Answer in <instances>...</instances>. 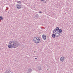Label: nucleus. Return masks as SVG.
Instances as JSON below:
<instances>
[{
  "label": "nucleus",
  "instance_id": "f257e3e1",
  "mask_svg": "<svg viewBox=\"0 0 73 73\" xmlns=\"http://www.w3.org/2000/svg\"><path fill=\"white\" fill-rule=\"evenodd\" d=\"M18 43L17 42H14L13 41H10L8 47L9 48H15L18 46Z\"/></svg>",
  "mask_w": 73,
  "mask_h": 73
},
{
  "label": "nucleus",
  "instance_id": "f03ea898",
  "mask_svg": "<svg viewBox=\"0 0 73 73\" xmlns=\"http://www.w3.org/2000/svg\"><path fill=\"white\" fill-rule=\"evenodd\" d=\"M34 42H35L36 44L37 43H39V42H41V41H40V37H35L33 39Z\"/></svg>",
  "mask_w": 73,
  "mask_h": 73
},
{
  "label": "nucleus",
  "instance_id": "7ed1b4c3",
  "mask_svg": "<svg viewBox=\"0 0 73 73\" xmlns=\"http://www.w3.org/2000/svg\"><path fill=\"white\" fill-rule=\"evenodd\" d=\"M42 38L44 40H46V36L44 35H42Z\"/></svg>",
  "mask_w": 73,
  "mask_h": 73
},
{
  "label": "nucleus",
  "instance_id": "20e7f679",
  "mask_svg": "<svg viewBox=\"0 0 73 73\" xmlns=\"http://www.w3.org/2000/svg\"><path fill=\"white\" fill-rule=\"evenodd\" d=\"M65 60V58L64 57H61L60 58V60L61 61H62V62H63Z\"/></svg>",
  "mask_w": 73,
  "mask_h": 73
},
{
  "label": "nucleus",
  "instance_id": "39448f33",
  "mask_svg": "<svg viewBox=\"0 0 73 73\" xmlns=\"http://www.w3.org/2000/svg\"><path fill=\"white\" fill-rule=\"evenodd\" d=\"M57 33H61L62 32V30L61 29H60L57 32Z\"/></svg>",
  "mask_w": 73,
  "mask_h": 73
},
{
  "label": "nucleus",
  "instance_id": "423d86ee",
  "mask_svg": "<svg viewBox=\"0 0 73 73\" xmlns=\"http://www.w3.org/2000/svg\"><path fill=\"white\" fill-rule=\"evenodd\" d=\"M32 71V69L29 70V71H28L27 72V73H31Z\"/></svg>",
  "mask_w": 73,
  "mask_h": 73
},
{
  "label": "nucleus",
  "instance_id": "0eeeda50",
  "mask_svg": "<svg viewBox=\"0 0 73 73\" xmlns=\"http://www.w3.org/2000/svg\"><path fill=\"white\" fill-rule=\"evenodd\" d=\"M59 29H59V27H56V31L57 32L58 31Z\"/></svg>",
  "mask_w": 73,
  "mask_h": 73
},
{
  "label": "nucleus",
  "instance_id": "6e6552de",
  "mask_svg": "<svg viewBox=\"0 0 73 73\" xmlns=\"http://www.w3.org/2000/svg\"><path fill=\"white\" fill-rule=\"evenodd\" d=\"M52 37H53V38H55V37H56V35H54V34H52Z\"/></svg>",
  "mask_w": 73,
  "mask_h": 73
},
{
  "label": "nucleus",
  "instance_id": "1a4fd4ad",
  "mask_svg": "<svg viewBox=\"0 0 73 73\" xmlns=\"http://www.w3.org/2000/svg\"><path fill=\"white\" fill-rule=\"evenodd\" d=\"M57 32V30H54L53 32V33L54 34L55 33Z\"/></svg>",
  "mask_w": 73,
  "mask_h": 73
},
{
  "label": "nucleus",
  "instance_id": "9d476101",
  "mask_svg": "<svg viewBox=\"0 0 73 73\" xmlns=\"http://www.w3.org/2000/svg\"><path fill=\"white\" fill-rule=\"evenodd\" d=\"M21 8V5H19V9H20Z\"/></svg>",
  "mask_w": 73,
  "mask_h": 73
},
{
  "label": "nucleus",
  "instance_id": "9b49d317",
  "mask_svg": "<svg viewBox=\"0 0 73 73\" xmlns=\"http://www.w3.org/2000/svg\"><path fill=\"white\" fill-rule=\"evenodd\" d=\"M38 70H42V69H41V67H39L38 68Z\"/></svg>",
  "mask_w": 73,
  "mask_h": 73
},
{
  "label": "nucleus",
  "instance_id": "f8f14e48",
  "mask_svg": "<svg viewBox=\"0 0 73 73\" xmlns=\"http://www.w3.org/2000/svg\"><path fill=\"white\" fill-rule=\"evenodd\" d=\"M35 17H38V14H36V15H35Z\"/></svg>",
  "mask_w": 73,
  "mask_h": 73
},
{
  "label": "nucleus",
  "instance_id": "ddd939ff",
  "mask_svg": "<svg viewBox=\"0 0 73 73\" xmlns=\"http://www.w3.org/2000/svg\"><path fill=\"white\" fill-rule=\"evenodd\" d=\"M3 17L1 16L0 17V19L1 20H3Z\"/></svg>",
  "mask_w": 73,
  "mask_h": 73
},
{
  "label": "nucleus",
  "instance_id": "4468645a",
  "mask_svg": "<svg viewBox=\"0 0 73 73\" xmlns=\"http://www.w3.org/2000/svg\"><path fill=\"white\" fill-rule=\"evenodd\" d=\"M53 34H54V35H57V34H58V33L56 32V33H55Z\"/></svg>",
  "mask_w": 73,
  "mask_h": 73
},
{
  "label": "nucleus",
  "instance_id": "2eb2a0df",
  "mask_svg": "<svg viewBox=\"0 0 73 73\" xmlns=\"http://www.w3.org/2000/svg\"><path fill=\"white\" fill-rule=\"evenodd\" d=\"M16 7H17V8H19V4H17V5L16 6Z\"/></svg>",
  "mask_w": 73,
  "mask_h": 73
},
{
  "label": "nucleus",
  "instance_id": "dca6fc26",
  "mask_svg": "<svg viewBox=\"0 0 73 73\" xmlns=\"http://www.w3.org/2000/svg\"><path fill=\"white\" fill-rule=\"evenodd\" d=\"M58 36H59V35H56L55 36V37H58Z\"/></svg>",
  "mask_w": 73,
  "mask_h": 73
},
{
  "label": "nucleus",
  "instance_id": "f3484780",
  "mask_svg": "<svg viewBox=\"0 0 73 73\" xmlns=\"http://www.w3.org/2000/svg\"><path fill=\"white\" fill-rule=\"evenodd\" d=\"M43 3H46V1L44 0V1H43Z\"/></svg>",
  "mask_w": 73,
  "mask_h": 73
},
{
  "label": "nucleus",
  "instance_id": "a211bd4d",
  "mask_svg": "<svg viewBox=\"0 0 73 73\" xmlns=\"http://www.w3.org/2000/svg\"><path fill=\"white\" fill-rule=\"evenodd\" d=\"M19 4H21V1H19Z\"/></svg>",
  "mask_w": 73,
  "mask_h": 73
},
{
  "label": "nucleus",
  "instance_id": "6ab92c4d",
  "mask_svg": "<svg viewBox=\"0 0 73 73\" xmlns=\"http://www.w3.org/2000/svg\"><path fill=\"white\" fill-rule=\"evenodd\" d=\"M39 13H42V12L41 11H39Z\"/></svg>",
  "mask_w": 73,
  "mask_h": 73
},
{
  "label": "nucleus",
  "instance_id": "aec40b11",
  "mask_svg": "<svg viewBox=\"0 0 73 73\" xmlns=\"http://www.w3.org/2000/svg\"><path fill=\"white\" fill-rule=\"evenodd\" d=\"M58 35L59 36L60 35V33H58Z\"/></svg>",
  "mask_w": 73,
  "mask_h": 73
},
{
  "label": "nucleus",
  "instance_id": "412c9836",
  "mask_svg": "<svg viewBox=\"0 0 73 73\" xmlns=\"http://www.w3.org/2000/svg\"><path fill=\"white\" fill-rule=\"evenodd\" d=\"M40 1H44V0H40Z\"/></svg>",
  "mask_w": 73,
  "mask_h": 73
},
{
  "label": "nucleus",
  "instance_id": "4be33fe9",
  "mask_svg": "<svg viewBox=\"0 0 73 73\" xmlns=\"http://www.w3.org/2000/svg\"><path fill=\"white\" fill-rule=\"evenodd\" d=\"M35 60H37V58H35Z\"/></svg>",
  "mask_w": 73,
  "mask_h": 73
},
{
  "label": "nucleus",
  "instance_id": "5701e85b",
  "mask_svg": "<svg viewBox=\"0 0 73 73\" xmlns=\"http://www.w3.org/2000/svg\"><path fill=\"white\" fill-rule=\"evenodd\" d=\"M7 8V9H9V8L8 7H6Z\"/></svg>",
  "mask_w": 73,
  "mask_h": 73
},
{
  "label": "nucleus",
  "instance_id": "b1692460",
  "mask_svg": "<svg viewBox=\"0 0 73 73\" xmlns=\"http://www.w3.org/2000/svg\"><path fill=\"white\" fill-rule=\"evenodd\" d=\"M7 10H8V9H7L6 10V11H7Z\"/></svg>",
  "mask_w": 73,
  "mask_h": 73
},
{
  "label": "nucleus",
  "instance_id": "393cba45",
  "mask_svg": "<svg viewBox=\"0 0 73 73\" xmlns=\"http://www.w3.org/2000/svg\"><path fill=\"white\" fill-rule=\"evenodd\" d=\"M6 73H9V72H6Z\"/></svg>",
  "mask_w": 73,
  "mask_h": 73
}]
</instances>
